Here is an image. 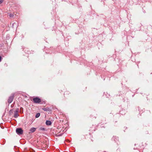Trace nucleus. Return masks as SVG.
Returning a JSON list of instances; mask_svg holds the SVG:
<instances>
[{
  "label": "nucleus",
  "mask_w": 152,
  "mask_h": 152,
  "mask_svg": "<svg viewBox=\"0 0 152 152\" xmlns=\"http://www.w3.org/2000/svg\"><path fill=\"white\" fill-rule=\"evenodd\" d=\"M33 101L34 103H39L41 102L40 99L37 97H34L33 99Z\"/></svg>",
  "instance_id": "1"
},
{
  "label": "nucleus",
  "mask_w": 152,
  "mask_h": 152,
  "mask_svg": "<svg viewBox=\"0 0 152 152\" xmlns=\"http://www.w3.org/2000/svg\"><path fill=\"white\" fill-rule=\"evenodd\" d=\"M16 131L17 134L19 135L23 134V131L21 128H17Z\"/></svg>",
  "instance_id": "2"
},
{
  "label": "nucleus",
  "mask_w": 152,
  "mask_h": 152,
  "mask_svg": "<svg viewBox=\"0 0 152 152\" xmlns=\"http://www.w3.org/2000/svg\"><path fill=\"white\" fill-rule=\"evenodd\" d=\"M14 95L12 94L8 98V102L9 103H10L12 101Z\"/></svg>",
  "instance_id": "3"
},
{
  "label": "nucleus",
  "mask_w": 152,
  "mask_h": 152,
  "mask_svg": "<svg viewBox=\"0 0 152 152\" xmlns=\"http://www.w3.org/2000/svg\"><path fill=\"white\" fill-rule=\"evenodd\" d=\"M19 111V109H17L14 111V117L15 118H17L19 116V115L18 113Z\"/></svg>",
  "instance_id": "4"
},
{
  "label": "nucleus",
  "mask_w": 152,
  "mask_h": 152,
  "mask_svg": "<svg viewBox=\"0 0 152 152\" xmlns=\"http://www.w3.org/2000/svg\"><path fill=\"white\" fill-rule=\"evenodd\" d=\"M36 130V128L33 127V128H31L30 129V131L31 132H33L35 131Z\"/></svg>",
  "instance_id": "5"
},
{
  "label": "nucleus",
  "mask_w": 152,
  "mask_h": 152,
  "mask_svg": "<svg viewBox=\"0 0 152 152\" xmlns=\"http://www.w3.org/2000/svg\"><path fill=\"white\" fill-rule=\"evenodd\" d=\"M46 124L47 125H50L51 124V122L50 121H47L46 122Z\"/></svg>",
  "instance_id": "6"
},
{
  "label": "nucleus",
  "mask_w": 152,
  "mask_h": 152,
  "mask_svg": "<svg viewBox=\"0 0 152 152\" xmlns=\"http://www.w3.org/2000/svg\"><path fill=\"white\" fill-rule=\"evenodd\" d=\"M40 113H38L36 114L35 117L36 118H38L40 116Z\"/></svg>",
  "instance_id": "7"
},
{
  "label": "nucleus",
  "mask_w": 152,
  "mask_h": 152,
  "mask_svg": "<svg viewBox=\"0 0 152 152\" xmlns=\"http://www.w3.org/2000/svg\"><path fill=\"white\" fill-rule=\"evenodd\" d=\"M39 130L42 131H44L45 130V129L43 127H41L39 128Z\"/></svg>",
  "instance_id": "8"
},
{
  "label": "nucleus",
  "mask_w": 152,
  "mask_h": 152,
  "mask_svg": "<svg viewBox=\"0 0 152 152\" xmlns=\"http://www.w3.org/2000/svg\"><path fill=\"white\" fill-rule=\"evenodd\" d=\"M9 16L10 17H12L13 16V15L12 14H10Z\"/></svg>",
  "instance_id": "9"
},
{
  "label": "nucleus",
  "mask_w": 152,
  "mask_h": 152,
  "mask_svg": "<svg viewBox=\"0 0 152 152\" xmlns=\"http://www.w3.org/2000/svg\"><path fill=\"white\" fill-rule=\"evenodd\" d=\"M42 109L45 111H46L47 110V108H43Z\"/></svg>",
  "instance_id": "10"
},
{
  "label": "nucleus",
  "mask_w": 152,
  "mask_h": 152,
  "mask_svg": "<svg viewBox=\"0 0 152 152\" xmlns=\"http://www.w3.org/2000/svg\"><path fill=\"white\" fill-rule=\"evenodd\" d=\"M3 1V0H0V4H1Z\"/></svg>",
  "instance_id": "11"
},
{
  "label": "nucleus",
  "mask_w": 152,
  "mask_h": 152,
  "mask_svg": "<svg viewBox=\"0 0 152 152\" xmlns=\"http://www.w3.org/2000/svg\"><path fill=\"white\" fill-rule=\"evenodd\" d=\"M1 56H0V62L1 61Z\"/></svg>",
  "instance_id": "12"
}]
</instances>
